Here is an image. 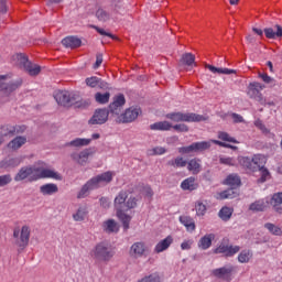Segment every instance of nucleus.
I'll list each match as a JSON object with an SVG mask.
<instances>
[{
  "mask_svg": "<svg viewBox=\"0 0 282 282\" xmlns=\"http://www.w3.org/2000/svg\"><path fill=\"white\" fill-rule=\"evenodd\" d=\"M138 206V199L133 196L129 197V194L124 191L120 192L115 198V208L117 210V217L123 226V230L127 232L130 228L131 216L127 215L124 210H131Z\"/></svg>",
  "mask_w": 282,
  "mask_h": 282,
  "instance_id": "f257e3e1",
  "label": "nucleus"
},
{
  "mask_svg": "<svg viewBox=\"0 0 282 282\" xmlns=\"http://www.w3.org/2000/svg\"><path fill=\"white\" fill-rule=\"evenodd\" d=\"M116 173L108 171L102 174H99L93 178H90L80 189L77 197L79 199H83V197H87V193L89 191H94L96 188H100V186H105L106 184H109L111 180H113V176Z\"/></svg>",
  "mask_w": 282,
  "mask_h": 282,
  "instance_id": "f03ea898",
  "label": "nucleus"
},
{
  "mask_svg": "<svg viewBox=\"0 0 282 282\" xmlns=\"http://www.w3.org/2000/svg\"><path fill=\"white\" fill-rule=\"evenodd\" d=\"M31 169L33 171L32 180L34 182L39 180H63V176L58 172L47 169V164L43 161L36 162Z\"/></svg>",
  "mask_w": 282,
  "mask_h": 282,
  "instance_id": "7ed1b4c3",
  "label": "nucleus"
},
{
  "mask_svg": "<svg viewBox=\"0 0 282 282\" xmlns=\"http://www.w3.org/2000/svg\"><path fill=\"white\" fill-rule=\"evenodd\" d=\"M116 252L113 249H111V246L107 242H99L97 243L90 251V257L97 263L104 262V263H109L111 259H113V256Z\"/></svg>",
  "mask_w": 282,
  "mask_h": 282,
  "instance_id": "20e7f679",
  "label": "nucleus"
},
{
  "mask_svg": "<svg viewBox=\"0 0 282 282\" xmlns=\"http://www.w3.org/2000/svg\"><path fill=\"white\" fill-rule=\"evenodd\" d=\"M223 184H225V186H230V188L219 194L220 199H232L237 195L235 188L241 186V178H239L237 174H230Z\"/></svg>",
  "mask_w": 282,
  "mask_h": 282,
  "instance_id": "39448f33",
  "label": "nucleus"
},
{
  "mask_svg": "<svg viewBox=\"0 0 282 282\" xmlns=\"http://www.w3.org/2000/svg\"><path fill=\"white\" fill-rule=\"evenodd\" d=\"M169 120L172 122H203L206 117L193 112H171L166 115Z\"/></svg>",
  "mask_w": 282,
  "mask_h": 282,
  "instance_id": "423d86ee",
  "label": "nucleus"
},
{
  "mask_svg": "<svg viewBox=\"0 0 282 282\" xmlns=\"http://www.w3.org/2000/svg\"><path fill=\"white\" fill-rule=\"evenodd\" d=\"M23 85V79L11 80L8 75H0V89L4 96H10L12 91H17Z\"/></svg>",
  "mask_w": 282,
  "mask_h": 282,
  "instance_id": "0eeeda50",
  "label": "nucleus"
},
{
  "mask_svg": "<svg viewBox=\"0 0 282 282\" xmlns=\"http://www.w3.org/2000/svg\"><path fill=\"white\" fill-rule=\"evenodd\" d=\"M30 235H31V229H30V226L28 225L22 226L21 230L19 229L13 230V237L14 239H18L17 246L22 250L24 248H28V245L30 243Z\"/></svg>",
  "mask_w": 282,
  "mask_h": 282,
  "instance_id": "6e6552de",
  "label": "nucleus"
},
{
  "mask_svg": "<svg viewBox=\"0 0 282 282\" xmlns=\"http://www.w3.org/2000/svg\"><path fill=\"white\" fill-rule=\"evenodd\" d=\"M263 89H265V86L263 84L259 82H253L249 84L247 94L249 98H252L253 100H257L258 102L263 105V102H265V99H263V94H261Z\"/></svg>",
  "mask_w": 282,
  "mask_h": 282,
  "instance_id": "1a4fd4ad",
  "label": "nucleus"
},
{
  "mask_svg": "<svg viewBox=\"0 0 282 282\" xmlns=\"http://www.w3.org/2000/svg\"><path fill=\"white\" fill-rule=\"evenodd\" d=\"M54 98L57 105H61L62 107H69V105H74L76 101L74 93H69L67 90H59L55 93Z\"/></svg>",
  "mask_w": 282,
  "mask_h": 282,
  "instance_id": "9d476101",
  "label": "nucleus"
},
{
  "mask_svg": "<svg viewBox=\"0 0 282 282\" xmlns=\"http://www.w3.org/2000/svg\"><path fill=\"white\" fill-rule=\"evenodd\" d=\"M241 250L239 246H230L226 242H220V245L214 249V254H224V257H235L237 252Z\"/></svg>",
  "mask_w": 282,
  "mask_h": 282,
  "instance_id": "9b49d317",
  "label": "nucleus"
},
{
  "mask_svg": "<svg viewBox=\"0 0 282 282\" xmlns=\"http://www.w3.org/2000/svg\"><path fill=\"white\" fill-rule=\"evenodd\" d=\"M234 271H235V268L232 265H229V267H223V268L214 269L212 271V274L214 276H216L217 279H221L223 281L231 282Z\"/></svg>",
  "mask_w": 282,
  "mask_h": 282,
  "instance_id": "f8f14e48",
  "label": "nucleus"
},
{
  "mask_svg": "<svg viewBox=\"0 0 282 282\" xmlns=\"http://www.w3.org/2000/svg\"><path fill=\"white\" fill-rule=\"evenodd\" d=\"M129 254L132 259H141L147 254V243L144 241H137L131 245Z\"/></svg>",
  "mask_w": 282,
  "mask_h": 282,
  "instance_id": "ddd939ff",
  "label": "nucleus"
},
{
  "mask_svg": "<svg viewBox=\"0 0 282 282\" xmlns=\"http://www.w3.org/2000/svg\"><path fill=\"white\" fill-rule=\"evenodd\" d=\"M109 120L108 109H97L93 117L89 119V124H105Z\"/></svg>",
  "mask_w": 282,
  "mask_h": 282,
  "instance_id": "4468645a",
  "label": "nucleus"
},
{
  "mask_svg": "<svg viewBox=\"0 0 282 282\" xmlns=\"http://www.w3.org/2000/svg\"><path fill=\"white\" fill-rule=\"evenodd\" d=\"M89 155H91V151L88 149L76 151L70 154V158L76 164H80V166H85L87 162H89Z\"/></svg>",
  "mask_w": 282,
  "mask_h": 282,
  "instance_id": "2eb2a0df",
  "label": "nucleus"
},
{
  "mask_svg": "<svg viewBox=\"0 0 282 282\" xmlns=\"http://www.w3.org/2000/svg\"><path fill=\"white\" fill-rule=\"evenodd\" d=\"M124 102H127V100L124 99V95L120 94L116 96L113 98V101L109 106L111 113H115V116H120L122 107H124Z\"/></svg>",
  "mask_w": 282,
  "mask_h": 282,
  "instance_id": "dca6fc26",
  "label": "nucleus"
},
{
  "mask_svg": "<svg viewBox=\"0 0 282 282\" xmlns=\"http://www.w3.org/2000/svg\"><path fill=\"white\" fill-rule=\"evenodd\" d=\"M32 166H23L19 170V172L14 176V182H23V180H29V182H34L32 180L33 176Z\"/></svg>",
  "mask_w": 282,
  "mask_h": 282,
  "instance_id": "f3484780",
  "label": "nucleus"
},
{
  "mask_svg": "<svg viewBox=\"0 0 282 282\" xmlns=\"http://www.w3.org/2000/svg\"><path fill=\"white\" fill-rule=\"evenodd\" d=\"M171 246H173V236H167L155 245L154 253L161 254V252H166Z\"/></svg>",
  "mask_w": 282,
  "mask_h": 282,
  "instance_id": "a211bd4d",
  "label": "nucleus"
},
{
  "mask_svg": "<svg viewBox=\"0 0 282 282\" xmlns=\"http://www.w3.org/2000/svg\"><path fill=\"white\" fill-rule=\"evenodd\" d=\"M140 113H142V110L138 107H131L126 110V112L122 115V122H133Z\"/></svg>",
  "mask_w": 282,
  "mask_h": 282,
  "instance_id": "6ab92c4d",
  "label": "nucleus"
},
{
  "mask_svg": "<svg viewBox=\"0 0 282 282\" xmlns=\"http://www.w3.org/2000/svg\"><path fill=\"white\" fill-rule=\"evenodd\" d=\"M22 162L23 159L21 156L4 159L0 162V169H17Z\"/></svg>",
  "mask_w": 282,
  "mask_h": 282,
  "instance_id": "aec40b11",
  "label": "nucleus"
},
{
  "mask_svg": "<svg viewBox=\"0 0 282 282\" xmlns=\"http://www.w3.org/2000/svg\"><path fill=\"white\" fill-rule=\"evenodd\" d=\"M96 17L98 21H102L105 23L106 21H109V19H116V10L110 12L107 9L100 8L96 11Z\"/></svg>",
  "mask_w": 282,
  "mask_h": 282,
  "instance_id": "412c9836",
  "label": "nucleus"
},
{
  "mask_svg": "<svg viewBox=\"0 0 282 282\" xmlns=\"http://www.w3.org/2000/svg\"><path fill=\"white\" fill-rule=\"evenodd\" d=\"M213 241H215V234H206L198 241V248L200 250H208L210 246H213Z\"/></svg>",
  "mask_w": 282,
  "mask_h": 282,
  "instance_id": "4be33fe9",
  "label": "nucleus"
},
{
  "mask_svg": "<svg viewBox=\"0 0 282 282\" xmlns=\"http://www.w3.org/2000/svg\"><path fill=\"white\" fill-rule=\"evenodd\" d=\"M187 171L193 173V175H198L202 173V160L199 159H192L187 162Z\"/></svg>",
  "mask_w": 282,
  "mask_h": 282,
  "instance_id": "5701e85b",
  "label": "nucleus"
},
{
  "mask_svg": "<svg viewBox=\"0 0 282 282\" xmlns=\"http://www.w3.org/2000/svg\"><path fill=\"white\" fill-rule=\"evenodd\" d=\"M178 221L186 228L187 232H195V220L191 216H180Z\"/></svg>",
  "mask_w": 282,
  "mask_h": 282,
  "instance_id": "b1692460",
  "label": "nucleus"
},
{
  "mask_svg": "<svg viewBox=\"0 0 282 282\" xmlns=\"http://www.w3.org/2000/svg\"><path fill=\"white\" fill-rule=\"evenodd\" d=\"M198 186L197 181H195V177L193 176L185 178L181 183L182 191H197Z\"/></svg>",
  "mask_w": 282,
  "mask_h": 282,
  "instance_id": "393cba45",
  "label": "nucleus"
},
{
  "mask_svg": "<svg viewBox=\"0 0 282 282\" xmlns=\"http://www.w3.org/2000/svg\"><path fill=\"white\" fill-rule=\"evenodd\" d=\"M25 142H28V138L25 137H15L13 140H11L8 143V149H11V151H19V149H21V147H23V144H25Z\"/></svg>",
  "mask_w": 282,
  "mask_h": 282,
  "instance_id": "a878e982",
  "label": "nucleus"
},
{
  "mask_svg": "<svg viewBox=\"0 0 282 282\" xmlns=\"http://www.w3.org/2000/svg\"><path fill=\"white\" fill-rule=\"evenodd\" d=\"M253 171H257V169L261 170L263 166H265V162H268V159L263 154H256L251 158Z\"/></svg>",
  "mask_w": 282,
  "mask_h": 282,
  "instance_id": "bb28decb",
  "label": "nucleus"
},
{
  "mask_svg": "<svg viewBox=\"0 0 282 282\" xmlns=\"http://www.w3.org/2000/svg\"><path fill=\"white\" fill-rule=\"evenodd\" d=\"M82 43L83 42L80 41V39L76 36H67L62 40V44L64 45V47H70L72 50L80 47Z\"/></svg>",
  "mask_w": 282,
  "mask_h": 282,
  "instance_id": "cd10ccee",
  "label": "nucleus"
},
{
  "mask_svg": "<svg viewBox=\"0 0 282 282\" xmlns=\"http://www.w3.org/2000/svg\"><path fill=\"white\" fill-rule=\"evenodd\" d=\"M12 63L13 65H18V67L25 69L30 61H28V57L24 54L17 53L12 56Z\"/></svg>",
  "mask_w": 282,
  "mask_h": 282,
  "instance_id": "c85d7f7f",
  "label": "nucleus"
},
{
  "mask_svg": "<svg viewBox=\"0 0 282 282\" xmlns=\"http://www.w3.org/2000/svg\"><path fill=\"white\" fill-rule=\"evenodd\" d=\"M150 129L152 131H171V129H173V124H171V122L169 121H159V122L152 123L150 126Z\"/></svg>",
  "mask_w": 282,
  "mask_h": 282,
  "instance_id": "c756f323",
  "label": "nucleus"
},
{
  "mask_svg": "<svg viewBox=\"0 0 282 282\" xmlns=\"http://www.w3.org/2000/svg\"><path fill=\"white\" fill-rule=\"evenodd\" d=\"M40 193H42V195H54L58 193V185L54 183L44 184L40 187Z\"/></svg>",
  "mask_w": 282,
  "mask_h": 282,
  "instance_id": "7c9ffc66",
  "label": "nucleus"
},
{
  "mask_svg": "<svg viewBox=\"0 0 282 282\" xmlns=\"http://www.w3.org/2000/svg\"><path fill=\"white\" fill-rule=\"evenodd\" d=\"M89 144H91V139L76 138L67 142L66 147L80 148V147H89Z\"/></svg>",
  "mask_w": 282,
  "mask_h": 282,
  "instance_id": "2f4dec72",
  "label": "nucleus"
},
{
  "mask_svg": "<svg viewBox=\"0 0 282 282\" xmlns=\"http://www.w3.org/2000/svg\"><path fill=\"white\" fill-rule=\"evenodd\" d=\"M268 206H269L268 200L260 199V200H256L254 203H252L249 206V210H252L253 213H261V212L265 210V208H268Z\"/></svg>",
  "mask_w": 282,
  "mask_h": 282,
  "instance_id": "473e14b6",
  "label": "nucleus"
},
{
  "mask_svg": "<svg viewBox=\"0 0 282 282\" xmlns=\"http://www.w3.org/2000/svg\"><path fill=\"white\" fill-rule=\"evenodd\" d=\"M206 68L212 72V74H225L226 76H230V74H237V70L230 68H217L210 64L206 65Z\"/></svg>",
  "mask_w": 282,
  "mask_h": 282,
  "instance_id": "72a5a7b5",
  "label": "nucleus"
},
{
  "mask_svg": "<svg viewBox=\"0 0 282 282\" xmlns=\"http://www.w3.org/2000/svg\"><path fill=\"white\" fill-rule=\"evenodd\" d=\"M87 207H79L75 213H73L74 221H85L87 219Z\"/></svg>",
  "mask_w": 282,
  "mask_h": 282,
  "instance_id": "f704fd0d",
  "label": "nucleus"
},
{
  "mask_svg": "<svg viewBox=\"0 0 282 282\" xmlns=\"http://www.w3.org/2000/svg\"><path fill=\"white\" fill-rule=\"evenodd\" d=\"M104 230L105 232H118L120 228L118 227V223L113 219H108L104 223Z\"/></svg>",
  "mask_w": 282,
  "mask_h": 282,
  "instance_id": "c9c22d12",
  "label": "nucleus"
},
{
  "mask_svg": "<svg viewBox=\"0 0 282 282\" xmlns=\"http://www.w3.org/2000/svg\"><path fill=\"white\" fill-rule=\"evenodd\" d=\"M275 28H276V32H274V29L272 28L264 29V34L267 39H276L282 36V26L275 25Z\"/></svg>",
  "mask_w": 282,
  "mask_h": 282,
  "instance_id": "e433bc0d",
  "label": "nucleus"
},
{
  "mask_svg": "<svg viewBox=\"0 0 282 282\" xmlns=\"http://www.w3.org/2000/svg\"><path fill=\"white\" fill-rule=\"evenodd\" d=\"M282 204V193H276L271 198V205L273 206L276 213H282V208H280Z\"/></svg>",
  "mask_w": 282,
  "mask_h": 282,
  "instance_id": "4c0bfd02",
  "label": "nucleus"
},
{
  "mask_svg": "<svg viewBox=\"0 0 282 282\" xmlns=\"http://www.w3.org/2000/svg\"><path fill=\"white\" fill-rule=\"evenodd\" d=\"M24 69L30 76H39V74H41V66L33 64L32 62H29Z\"/></svg>",
  "mask_w": 282,
  "mask_h": 282,
  "instance_id": "58836bf2",
  "label": "nucleus"
},
{
  "mask_svg": "<svg viewBox=\"0 0 282 282\" xmlns=\"http://www.w3.org/2000/svg\"><path fill=\"white\" fill-rule=\"evenodd\" d=\"M109 98H111L110 93H104V94L102 93H96L95 94V100L99 105H107V102H109Z\"/></svg>",
  "mask_w": 282,
  "mask_h": 282,
  "instance_id": "ea45409f",
  "label": "nucleus"
},
{
  "mask_svg": "<svg viewBox=\"0 0 282 282\" xmlns=\"http://www.w3.org/2000/svg\"><path fill=\"white\" fill-rule=\"evenodd\" d=\"M194 152L199 153L202 151H206L210 149V141H200V142H194Z\"/></svg>",
  "mask_w": 282,
  "mask_h": 282,
  "instance_id": "a19ab883",
  "label": "nucleus"
},
{
  "mask_svg": "<svg viewBox=\"0 0 282 282\" xmlns=\"http://www.w3.org/2000/svg\"><path fill=\"white\" fill-rule=\"evenodd\" d=\"M169 164H170V166H173L174 169H184V166H186V164H188V162L184 158L177 156L176 159L170 161Z\"/></svg>",
  "mask_w": 282,
  "mask_h": 282,
  "instance_id": "79ce46f5",
  "label": "nucleus"
},
{
  "mask_svg": "<svg viewBox=\"0 0 282 282\" xmlns=\"http://www.w3.org/2000/svg\"><path fill=\"white\" fill-rule=\"evenodd\" d=\"M251 259H252V251H250V250H242L238 254L239 263H248Z\"/></svg>",
  "mask_w": 282,
  "mask_h": 282,
  "instance_id": "37998d69",
  "label": "nucleus"
},
{
  "mask_svg": "<svg viewBox=\"0 0 282 282\" xmlns=\"http://www.w3.org/2000/svg\"><path fill=\"white\" fill-rule=\"evenodd\" d=\"M238 162L239 164H241V166H245V169H249V171H254V165H252V159L248 156H239Z\"/></svg>",
  "mask_w": 282,
  "mask_h": 282,
  "instance_id": "c03bdc74",
  "label": "nucleus"
},
{
  "mask_svg": "<svg viewBox=\"0 0 282 282\" xmlns=\"http://www.w3.org/2000/svg\"><path fill=\"white\" fill-rule=\"evenodd\" d=\"M219 217H220V219H223V221H228V219H230V217H232V208L223 207L219 210Z\"/></svg>",
  "mask_w": 282,
  "mask_h": 282,
  "instance_id": "a18cd8bd",
  "label": "nucleus"
},
{
  "mask_svg": "<svg viewBox=\"0 0 282 282\" xmlns=\"http://www.w3.org/2000/svg\"><path fill=\"white\" fill-rule=\"evenodd\" d=\"M264 228H267V230H269V232H271V235H275L278 237H280V235H282L281 228L272 223H267L264 225Z\"/></svg>",
  "mask_w": 282,
  "mask_h": 282,
  "instance_id": "49530a36",
  "label": "nucleus"
},
{
  "mask_svg": "<svg viewBox=\"0 0 282 282\" xmlns=\"http://www.w3.org/2000/svg\"><path fill=\"white\" fill-rule=\"evenodd\" d=\"M218 139L223 140V142H232V144H239V141L237 139L230 137L228 132H218Z\"/></svg>",
  "mask_w": 282,
  "mask_h": 282,
  "instance_id": "de8ad7c7",
  "label": "nucleus"
},
{
  "mask_svg": "<svg viewBox=\"0 0 282 282\" xmlns=\"http://www.w3.org/2000/svg\"><path fill=\"white\" fill-rule=\"evenodd\" d=\"M195 210H196V215L197 217H204V215H206V205L202 202H196L195 203Z\"/></svg>",
  "mask_w": 282,
  "mask_h": 282,
  "instance_id": "09e8293b",
  "label": "nucleus"
},
{
  "mask_svg": "<svg viewBox=\"0 0 282 282\" xmlns=\"http://www.w3.org/2000/svg\"><path fill=\"white\" fill-rule=\"evenodd\" d=\"M182 62L188 67H193L195 65V55L187 53L182 56Z\"/></svg>",
  "mask_w": 282,
  "mask_h": 282,
  "instance_id": "8fccbe9b",
  "label": "nucleus"
},
{
  "mask_svg": "<svg viewBox=\"0 0 282 282\" xmlns=\"http://www.w3.org/2000/svg\"><path fill=\"white\" fill-rule=\"evenodd\" d=\"M9 135H14V133H23L25 131V126H9L7 127Z\"/></svg>",
  "mask_w": 282,
  "mask_h": 282,
  "instance_id": "3c124183",
  "label": "nucleus"
},
{
  "mask_svg": "<svg viewBox=\"0 0 282 282\" xmlns=\"http://www.w3.org/2000/svg\"><path fill=\"white\" fill-rule=\"evenodd\" d=\"M164 153H166V150L164 147H155L148 150V155H164Z\"/></svg>",
  "mask_w": 282,
  "mask_h": 282,
  "instance_id": "603ef678",
  "label": "nucleus"
},
{
  "mask_svg": "<svg viewBox=\"0 0 282 282\" xmlns=\"http://www.w3.org/2000/svg\"><path fill=\"white\" fill-rule=\"evenodd\" d=\"M98 83H100V78L97 76H91L86 78V85L87 87H91V89H95V87H98Z\"/></svg>",
  "mask_w": 282,
  "mask_h": 282,
  "instance_id": "864d4df0",
  "label": "nucleus"
},
{
  "mask_svg": "<svg viewBox=\"0 0 282 282\" xmlns=\"http://www.w3.org/2000/svg\"><path fill=\"white\" fill-rule=\"evenodd\" d=\"M259 78H261V80H263V83H265L267 85H276V80H274V78L265 73H260Z\"/></svg>",
  "mask_w": 282,
  "mask_h": 282,
  "instance_id": "5fc2aeb1",
  "label": "nucleus"
},
{
  "mask_svg": "<svg viewBox=\"0 0 282 282\" xmlns=\"http://www.w3.org/2000/svg\"><path fill=\"white\" fill-rule=\"evenodd\" d=\"M220 164H225L226 166H235L237 164V161L230 156H221L219 159Z\"/></svg>",
  "mask_w": 282,
  "mask_h": 282,
  "instance_id": "6e6d98bb",
  "label": "nucleus"
},
{
  "mask_svg": "<svg viewBox=\"0 0 282 282\" xmlns=\"http://www.w3.org/2000/svg\"><path fill=\"white\" fill-rule=\"evenodd\" d=\"M12 182V175L4 174L0 176V188H3V186H8Z\"/></svg>",
  "mask_w": 282,
  "mask_h": 282,
  "instance_id": "4d7b16f0",
  "label": "nucleus"
},
{
  "mask_svg": "<svg viewBox=\"0 0 282 282\" xmlns=\"http://www.w3.org/2000/svg\"><path fill=\"white\" fill-rule=\"evenodd\" d=\"M178 153H182L183 155L188 154V153H195L194 143H192L191 145H187V147L178 148Z\"/></svg>",
  "mask_w": 282,
  "mask_h": 282,
  "instance_id": "13d9d810",
  "label": "nucleus"
},
{
  "mask_svg": "<svg viewBox=\"0 0 282 282\" xmlns=\"http://www.w3.org/2000/svg\"><path fill=\"white\" fill-rule=\"evenodd\" d=\"M172 129L174 131H178V133H188V126H186L184 123H178V124L172 126Z\"/></svg>",
  "mask_w": 282,
  "mask_h": 282,
  "instance_id": "bf43d9fd",
  "label": "nucleus"
},
{
  "mask_svg": "<svg viewBox=\"0 0 282 282\" xmlns=\"http://www.w3.org/2000/svg\"><path fill=\"white\" fill-rule=\"evenodd\" d=\"M193 239H187V240H184L182 243H181V249L182 250H191V248H193Z\"/></svg>",
  "mask_w": 282,
  "mask_h": 282,
  "instance_id": "052dcab7",
  "label": "nucleus"
},
{
  "mask_svg": "<svg viewBox=\"0 0 282 282\" xmlns=\"http://www.w3.org/2000/svg\"><path fill=\"white\" fill-rule=\"evenodd\" d=\"M94 30H96L98 32V34H100L101 36H109V39H113V35L107 31H105V29L98 28L96 25H93Z\"/></svg>",
  "mask_w": 282,
  "mask_h": 282,
  "instance_id": "680f3d73",
  "label": "nucleus"
},
{
  "mask_svg": "<svg viewBox=\"0 0 282 282\" xmlns=\"http://www.w3.org/2000/svg\"><path fill=\"white\" fill-rule=\"evenodd\" d=\"M261 178L260 182H265L269 177H270V172L268 171V169L261 167Z\"/></svg>",
  "mask_w": 282,
  "mask_h": 282,
  "instance_id": "e2e57ef3",
  "label": "nucleus"
},
{
  "mask_svg": "<svg viewBox=\"0 0 282 282\" xmlns=\"http://www.w3.org/2000/svg\"><path fill=\"white\" fill-rule=\"evenodd\" d=\"M143 194L145 197H153V189L151 188V186L145 185L143 187Z\"/></svg>",
  "mask_w": 282,
  "mask_h": 282,
  "instance_id": "0e129e2a",
  "label": "nucleus"
},
{
  "mask_svg": "<svg viewBox=\"0 0 282 282\" xmlns=\"http://www.w3.org/2000/svg\"><path fill=\"white\" fill-rule=\"evenodd\" d=\"M254 126H256L258 129H260L261 131H267L265 126L263 124V121H261L260 119H257V120L254 121Z\"/></svg>",
  "mask_w": 282,
  "mask_h": 282,
  "instance_id": "69168bd1",
  "label": "nucleus"
},
{
  "mask_svg": "<svg viewBox=\"0 0 282 282\" xmlns=\"http://www.w3.org/2000/svg\"><path fill=\"white\" fill-rule=\"evenodd\" d=\"M231 118H232L234 122H243V117H241V115L231 113Z\"/></svg>",
  "mask_w": 282,
  "mask_h": 282,
  "instance_id": "338daca9",
  "label": "nucleus"
},
{
  "mask_svg": "<svg viewBox=\"0 0 282 282\" xmlns=\"http://www.w3.org/2000/svg\"><path fill=\"white\" fill-rule=\"evenodd\" d=\"M102 65V55H97L96 63L94 65L95 69H98V67Z\"/></svg>",
  "mask_w": 282,
  "mask_h": 282,
  "instance_id": "774afa93",
  "label": "nucleus"
}]
</instances>
